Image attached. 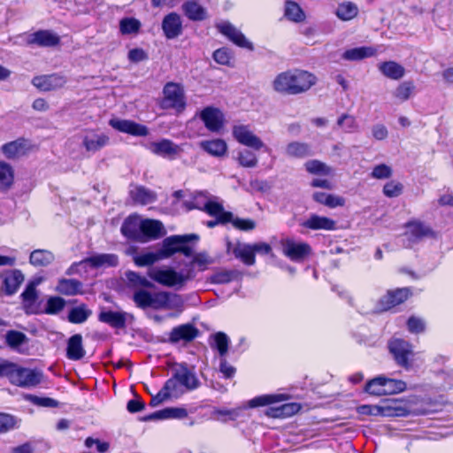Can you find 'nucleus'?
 Listing matches in <instances>:
<instances>
[{
	"label": "nucleus",
	"mask_w": 453,
	"mask_h": 453,
	"mask_svg": "<svg viewBox=\"0 0 453 453\" xmlns=\"http://www.w3.org/2000/svg\"><path fill=\"white\" fill-rule=\"evenodd\" d=\"M115 129L138 136H145L148 134V128L145 126L136 124L130 120L115 119Z\"/></svg>",
	"instance_id": "obj_38"
},
{
	"label": "nucleus",
	"mask_w": 453,
	"mask_h": 453,
	"mask_svg": "<svg viewBox=\"0 0 453 453\" xmlns=\"http://www.w3.org/2000/svg\"><path fill=\"white\" fill-rule=\"evenodd\" d=\"M175 378L180 382L187 391L196 388L199 381L196 374L185 365H179L173 370Z\"/></svg>",
	"instance_id": "obj_29"
},
{
	"label": "nucleus",
	"mask_w": 453,
	"mask_h": 453,
	"mask_svg": "<svg viewBox=\"0 0 453 453\" xmlns=\"http://www.w3.org/2000/svg\"><path fill=\"white\" fill-rule=\"evenodd\" d=\"M378 68L384 76L391 80H400L405 73L404 67L395 61L382 62Z\"/></svg>",
	"instance_id": "obj_36"
},
{
	"label": "nucleus",
	"mask_w": 453,
	"mask_h": 453,
	"mask_svg": "<svg viewBox=\"0 0 453 453\" xmlns=\"http://www.w3.org/2000/svg\"><path fill=\"white\" fill-rule=\"evenodd\" d=\"M280 248L282 254L296 263L303 262L311 254V247L308 243L293 238L281 239Z\"/></svg>",
	"instance_id": "obj_8"
},
{
	"label": "nucleus",
	"mask_w": 453,
	"mask_h": 453,
	"mask_svg": "<svg viewBox=\"0 0 453 453\" xmlns=\"http://www.w3.org/2000/svg\"><path fill=\"white\" fill-rule=\"evenodd\" d=\"M404 236L411 243H416L423 238L434 237V232L426 224L419 220H412L406 224Z\"/></svg>",
	"instance_id": "obj_17"
},
{
	"label": "nucleus",
	"mask_w": 453,
	"mask_h": 453,
	"mask_svg": "<svg viewBox=\"0 0 453 453\" xmlns=\"http://www.w3.org/2000/svg\"><path fill=\"white\" fill-rule=\"evenodd\" d=\"M182 11L188 19L202 21L207 18V11L196 1H187L182 4Z\"/></svg>",
	"instance_id": "obj_34"
},
{
	"label": "nucleus",
	"mask_w": 453,
	"mask_h": 453,
	"mask_svg": "<svg viewBox=\"0 0 453 453\" xmlns=\"http://www.w3.org/2000/svg\"><path fill=\"white\" fill-rule=\"evenodd\" d=\"M215 27L220 34H222L238 47L247 49L249 50H254L253 43L249 41L245 35L229 21H219L215 24Z\"/></svg>",
	"instance_id": "obj_12"
},
{
	"label": "nucleus",
	"mask_w": 453,
	"mask_h": 453,
	"mask_svg": "<svg viewBox=\"0 0 453 453\" xmlns=\"http://www.w3.org/2000/svg\"><path fill=\"white\" fill-rule=\"evenodd\" d=\"M133 300L142 309L175 310L180 312L183 307L180 296L165 291L150 292L139 289L134 293Z\"/></svg>",
	"instance_id": "obj_2"
},
{
	"label": "nucleus",
	"mask_w": 453,
	"mask_h": 453,
	"mask_svg": "<svg viewBox=\"0 0 453 453\" xmlns=\"http://www.w3.org/2000/svg\"><path fill=\"white\" fill-rule=\"evenodd\" d=\"M162 29L167 39H174L182 33V21L176 12L167 14L162 21Z\"/></svg>",
	"instance_id": "obj_21"
},
{
	"label": "nucleus",
	"mask_w": 453,
	"mask_h": 453,
	"mask_svg": "<svg viewBox=\"0 0 453 453\" xmlns=\"http://www.w3.org/2000/svg\"><path fill=\"white\" fill-rule=\"evenodd\" d=\"M237 160L243 167H255L257 165V158L256 155L248 150H242L238 152Z\"/></svg>",
	"instance_id": "obj_61"
},
{
	"label": "nucleus",
	"mask_w": 453,
	"mask_h": 453,
	"mask_svg": "<svg viewBox=\"0 0 453 453\" xmlns=\"http://www.w3.org/2000/svg\"><path fill=\"white\" fill-rule=\"evenodd\" d=\"M285 153L291 157L302 158L311 155V148L307 143L292 142L287 145Z\"/></svg>",
	"instance_id": "obj_46"
},
{
	"label": "nucleus",
	"mask_w": 453,
	"mask_h": 453,
	"mask_svg": "<svg viewBox=\"0 0 453 453\" xmlns=\"http://www.w3.org/2000/svg\"><path fill=\"white\" fill-rule=\"evenodd\" d=\"M204 211L211 216L219 218L221 224H226L232 219V212L225 211L223 205L217 202L213 196L211 197Z\"/></svg>",
	"instance_id": "obj_37"
},
{
	"label": "nucleus",
	"mask_w": 453,
	"mask_h": 453,
	"mask_svg": "<svg viewBox=\"0 0 453 453\" xmlns=\"http://www.w3.org/2000/svg\"><path fill=\"white\" fill-rule=\"evenodd\" d=\"M147 149L153 154L170 160L174 159L182 151L178 144L168 139L151 142L147 144Z\"/></svg>",
	"instance_id": "obj_15"
},
{
	"label": "nucleus",
	"mask_w": 453,
	"mask_h": 453,
	"mask_svg": "<svg viewBox=\"0 0 453 453\" xmlns=\"http://www.w3.org/2000/svg\"><path fill=\"white\" fill-rule=\"evenodd\" d=\"M205 127L212 133H219L225 124L224 113L218 108L208 106L200 112Z\"/></svg>",
	"instance_id": "obj_14"
},
{
	"label": "nucleus",
	"mask_w": 453,
	"mask_h": 453,
	"mask_svg": "<svg viewBox=\"0 0 453 453\" xmlns=\"http://www.w3.org/2000/svg\"><path fill=\"white\" fill-rule=\"evenodd\" d=\"M382 381V376H378L370 381H368L365 385V391L370 395H384V386Z\"/></svg>",
	"instance_id": "obj_63"
},
{
	"label": "nucleus",
	"mask_w": 453,
	"mask_h": 453,
	"mask_svg": "<svg viewBox=\"0 0 453 453\" xmlns=\"http://www.w3.org/2000/svg\"><path fill=\"white\" fill-rule=\"evenodd\" d=\"M188 417V411L180 407H168L155 411L142 418V421L163 420V419H182Z\"/></svg>",
	"instance_id": "obj_23"
},
{
	"label": "nucleus",
	"mask_w": 453,
	"mask_h": 453,
	"mask_svg": "<svg viewBox=\"0 0 453 453\" xmlns=\"http://www.w3.org/2000/svg\"><path fill=\"white\" fill-rule=\"evenodd\" d=\"M382 386H384V395L402 393L405 391L407 387L403 380H395L386 376H382Z\"/></svg>",
	"instance_id": "obj_49"
},
{
	"label": "nucleus",
	"mask_w": 453,
	"mask_h": 453,
	"mask_svg": "<svg viewBox=\"0 0 453 453\" xmlns=\"http://www.w3.org/2000/svg\"><path fill=\"white\" fill-rule=\"evenodd\" d=\"M14 183V170L4 161H0V190H9Z\"/></svg>",
	"instance_id": "obj_41"
},
{
	"label": "nucleus",
	"mask_w": 453,
	"mask_h": 453,
	"mask_svg": "<svg viewBox=\"0 0 453 453\" xmlns=\"http://www.w3.org/2000/svg\"><path fill=\"white\" fill-rule=\"evenodd\" d=\"M165 234L163 224L156 219H143L140 242L157 239Z\"/></svg>",
	"instance_id": "obj_26"
},
{
	"label": "nucleus",
	"mask_w": 453,
	"mask_h": 453,
	"mask_svg": "<svg viewBox=\"0 0 453 453\" xmlns=\"http://www.w3.org/2000/svg\"><path fill=\"white\" fill-rule=\"evenodd\" d=\"M198 329L192 324H183L172 329L169 338L172 342H191L198 336Z\"/></svg>",
	"instance_id": "obj_25"
},
{
	"label": "nucleus",
	"mask_w": 453,
	"mask_h": 453,
	"mask_svg": "<svg viewBox=\"0 0 453 453\" xmlns=\"http://www.w3.org/2000/svg\"><path fill=\"white\" fill-rule=\"evenodd\" d=\"M83 338L81 334L72 335L66 343L65 357L72 361L81 360L86 356V350L83 347Z\"/></svg>",
	"instance_id": "obj_24"
},
{
	"label": "nucleus",
	"mask_w": 453,
	"mask_h": 453,
	"mask_svg": "<svg viewBox=\"0 0 453 453\" xmlns=\"http://www.w3.org/2000/svg\"><path fill=\"white\" fill-rule=\"evenodd\" d=\"M285 15L288 19L296 22H300L304 19V13L301 7L292 1H288L286 3Z\"/></svg>",
	"instance_id": "obj_59"
},
{
	"label": "nucleus",
	"mask_w": 453,
	"mask_h": 453,
	"mask_svg": "<svg viewBox=\"0 0 453 453\" xmlns=\"http://www.w3.org/2000/svg\"><path fill=\"white\" fill-rule=\"evenodd\" d=\"M31 83L40 91H55L65 88L67 83V77L61 73L41 74L34 76Z\"/></svg>",
	"instance_id": "obj_10"
},
{
	"label": "nucleus",
	"mask_w": 453,
	"mask_h": 453,
	"mask_svg": "<svg viewBox=\"0 0 453 453\" xmlns=\"http://www.w3.org/2000/svg\"><path fill=\"white\" fill-rule=\"evenodd\" d=\"M337 126L345 133H355L359 130V125L352 115L343 113L337 119Z\"/></svg>",
	"instance_id": "obj_54"
},
{
	"label": "nucleus",
	"mask_w": 453,
	"mask_h": 453,
	"mask_svg": "<svg viewBox=\"0 0 453 453\" xmlns=\"http://www.w3.org/2000/svg\"><path fill=\"white\" fill-rule=\"evenodd\" d=\"M2 284L0 294L5 296L15 295L25 280V276L19 269L4 270L0 273Z\"/></svg>",
	"instance_id": "obj_11"
},
{
	"label": "nucleus",
	"mask_w": 453,
	"mask_h": 453,
	"mask_svg": "<svg viewBox=\"0 0 453 453\" xmlns=\"http://www.w3.org/2000/svg\"><path fill=\"white\" fill-rule=\"evenodd\" d=\"M42 378V371L23 367L12 362L7 379L12 385L22 388H31L40 385Z\"/></svg>",
	"instance_id": "obj_7"
},
{
	"label": "nucleus",
	"mask_w": 453,
	"mask_h": 453,
	"mask_svg": "<svg viewBox=\"0 0 453 453\" xmlns=\"http://www.w3.org/2000/svg\"><path fill=\"white\" fill-rule=\"evenodd\" d=\"M109 137L94 130L88 131L83 138V146L88 152H96L109 142Z\"/></svg>",
	"instance_id": "obj_28"
},
{
	"label": "nucleus",
	"mask_w": 453,
	"mask_h": 453,
	"mask_svg": "<svg viewBox=\"0 0 453 453\" xmlns=\"http://www.w3.org/2000/svg\"><path fill=\"white\" fill-rule=\"evenodd\" d=\"M409 412L406 405L398 399H386L380 403L381 417H405Z\"/></svg>",
	"instance_id": "obj_20"
},
{
	"label": "nucleus",
	"mask_w": 453,
	"mask_h": 453,
	"mask_svg": "<svg viewBox=\"0 0 453 453\" xmlns=\"http://www.w3.org/2000/svg\"><path fill=\"white\" fill-rule=\"evenodd\" d=\"M26 399L35 405L42 407L57 408L59 405L58 401L50 397H41L35 395H27Z\"/></svg>",
	"instance_id": "obj_62"
},
{
	"label": "nucleus",
	"mask_w": 453,
	"mask_h": 453,
	"mask_svg": "<svg viewBox=\"0 0 453 453\" xmlns=\"http://www.w3.org/2000/svg\"><path fill=\"white\" fill-rule=\"evenodd\" d=\"M141 27V22L134 18H125L119 22V30L123 35H136Z\"/></svg>",
	"instance_id": "obj_58"
},
{
	"label": "nucleus",
	"mask_w": 453,
	"mask_h": 453,
	"mask_svg": "<svg viewBox=\"0 0 453 453\" xmlns=\"http://www.w3.org/2000/svg\"><path fill=\"white\" fill-rule=\"evenodd\" d=\"M287 399L288 395L285 394L261 395L250 399L246 406L229 410H219L216 411V414L218 415V419L223 422H226L229 420H236L243 416L247 407L256 408L260 406H266L276 403L283 402Z\"/></svg>",
	"instance_id": "obj_4"
},
{
	"label": "nucleus",
	"mask_w": 453,
	"mask_h": 453,
	"mask_svg": "<svg viewBox=\"0 0 453 453\" xmlns=\"http://www.w3.org/2000/svg\"><path fill=\"white\" fill-rule=\"evenodd\" d=\"M301 409L298 403H287L278 407H270L266 410V416L273 418H284L297 413Z\"/></svg>",
	"instance_id": "obj_30"
},
{
	"label": "nucleus",
	"mask_w": 453,
	"mask_h": 453,
	"mask_svg": "<svg viewBox=\"0 0 453 453\" xmlns=\"http://www.w3.org/2000/svg\"><path fill=\"white\" fill-rule=\"evenodd\" d=\"M390 353L396 364L405 369L410 368V357L413 356L412 346L402 339H393L388 343Z\"/></svg>",
	"instance_id": "obj_13"
},
{
	"label": "nucleus",
	"mask_w": 453,
	"mask_h": 453,
	"mask_svg": "<svg viewBox=\"0 0 453 453\" xmlns=\"http://www.w3.org/2000/svg\"><path fill=\"white\" fill-rule=\"evenodd\" d=\"M91 315V311L87 309L85 304L73 307L70 310L67 319L72 324H81Z\"/></svg>",
	"instance_id": "obj_48"
},
{
	"label": "nucleus",
	"mask_w": 453,
	"mask_h": 453,
	"mask_svg": "<svg viewBox=\"0 0 453 453\" xmlns=\"http://www.w3.org/2000/svg\"><path fill=\"white\" fill-rule=\"evenodd\" d=\"M163 388L170 398H178L187 392L177 378H175V374L173 372L172 377L165 381Z\"/></svg>",
	"instance_id": "obj_47"
},
{
	"label": "nucleus",
	"mask_w": 453,
	"mask_h": 453,
	"mask_svg": "<svg viewBox=\"0 0 453 453\" xmlns=\"http://www.w3.org/2000/svg\"><path fill=\"white\" fill-rule=\"evenodd\" d=\"M197 240H199V236L196 234L171 235L163 240L161 249L157 251L137 254L134 256V261L138 266H148L176 253H181L189 257L193 252V248L189 242Z\"/></svg>",
	"instance_id": "obj_1"
},
{
	"label": "nucleus",
	"mask_w": 453,
	"mask_h": 453,
	"mask_svg": "<svg viewBox=\"0 0 453 453\" xmlns=\"http://www.w3.org/2000/svg\"><path fill=\"white\" fill-rule=\"evenodd\" d=\"M197 242H198V240L196 242L191 241L189 242V244L194 249V245ZM193 253H194V251L192 252V255L190 256V257H192V260H191V262L189 264V267H188V268H191L193 271H194L193 266H195V265L198 267L199 271H204L209 265L213 263V260L204 252L197 253L194 256H193Z\"/></svg>",
	"instance_id": "obj_50"
},
{
	"label": "nucleus",
	"mask_w": 453,
	"mask_h": 453,
	"mask_svg": "<svg viewBox=\"0 0 453 453\" xmlns=\"http://www.w3.org/2000/svg\"><path fill=\"white\" fill-rule=\"evenodd\" d=\"M227 253H232L236 258L241 259L247 265H253L256 262L254 250L251 244L237 242L226 243Z\"/></svg>",
	"instance_id": "obj_19"
},
{
	"label": "nucleus",
	"mask_w": 453,
	"mask_h": 453,
	"mask_svg": "<svg viewBox=\"0 0 453 453\" xmlns=\"http://www.w3.org/2000/svg\"><path fill=\"white\" fill-rule=\"evenodd\" d=\"M60 36L48 29H40L27 35V43L38 47H55L60 44Z\"/></svg>",
	"instance_id": "obj_16"
},
{
	"label": "nucleus",
	"mask_w": 453,
	"mask_h": 453,
	"mask_svg": "<svg viewBox=\"0 0 453 453\" xmlns=\"http://www.w3.org/2000/svg\"><path fill=\"white\" fill-rule=\"evenodd\" d=\"M25 147L26 140L24 138H19L4 143L1 147V150L6 158L13 159L24 152Z\"/></svg>",
	"instance_id": "obj_39"
},
{
	"label": "nucleus",
	"mask_w": 453,
	"mask_h": 453,
	"mask_svg": "<svg viewBox=\"0 0 453 453\" xmlns=\"http://www.w3.org/2000/svg\"><path fill=\"white\" fill-rule=\"evenodd\" d=\"M142 218L137 214L127 217L122 224L121 233L129 239L140 241Z\"/></svg>",
	"instance_id": "obj_27"
},
{
	"label": "nucleus",
	"mask_w": 453,
	"mask_h": 453,
	"mask_svg": "<svg viewBox=\"0 0 453 453\" xmlns=\"http://www.w3.org/2000/svg\"><path fill=\"white\" fill-rule=\"evenodd\" d=\"M5 342L10 348L17 349L27 342V337L23 332L9 330L5 334Z\"/></svg>",
	"instance_id": "obj_56"
},
{
	"label": "nucleus",
	"mask_w": 453,
	"mask_h": 453,
	"mask_svg": "<svg viewBox=\"0 0 453 453\" xmlns=\"http://www.w3.org/2000/svg\"><path fill=\"white\" fill-rule=\"evenodd\" d=\"M211 196L207 192H196L189 200H185L183 205L187 211L198 209L204 211Z\"/></svg>",
	"instance_id": "obj_40"
},
{
	"label": "nucleus",
	"mask_w": 453,
	"mask_h": 453,
	"mask_svg": "<svg viewBox=\"0 0 453 453\" xmlns=\"http://www.w3.org/2000/svg\"><path fill=\"white\" fill-rule=\"evenodd\" d=\"M113 258V255H95L92 257H86L82 259L80 262H75L72 265V268H75L76 271H79L80 267H82L84 269L87 268V266H89L94 269H97L101 266H103L104 264L111 265V259Z\"/></svg>",
	"instance_id": "obj_31"
},
{
	"label": "nucleus",
	"mask_w": 453,
	"mask_h": 453,
	"mask_svg": "<svg viewBox=\"0 0 453 453\" xmlns=\"http://www.w3.org/2000/svg\"><path fill=\"white\" fill-rule=\"evenodd\" d=\"M200 147L213 157H223L227 151V144L223 139L205 140L200 142Z\"/></svg>",
	"instance_id": "obj_35"
},
{
	"label": "nucleus",
	"mask_w": 453,
	"mask_h": 453,
	"mask_svg": "<svg viewBox=\"0 0 453 453\" xmlns=\"http://www.w3.org/2000/svg\"><path fill=\"white\" fill-rule=\"evenodd\" d=\"M376 54V50L372 47H358L347 50L342 54V58L349 61L362 60L372 57Z\"/></svg>",
	"instance_id": "obj_42"
},
{
	"label": "nucleus",
	"mask_w": 453,
	"mask_h": 453,
	"mask_svg": "<svg viewBox=\"0 0 453 453\" xmlns=\"http://www.w3.org/2000/svg\"><path fill=\"white\" fill-rule=\"evenodd\" d=\"M411 295L408 288L388 291L380 301V309L387 311L403 303Z\"/></svg>",
	"instance_id": "obj_22"
},
{
	"label": "nucleus",
	"mask_w": 453,
	"mask_h": 453,
	"mask_svg": "<svg viewBox=\"0 0 453 453\" xmlns=\"http://www.w3.org/2000/svg\"><path fill=\"white\" fill-rule=\"evenodd\" d=\"M305 169L312 174L330 175L332 169L319 160H309L305 163Z\"/></svg>",
	"instance_id": "obj_60"
},
{
	"label": "nucleus",
	"mask_w": 453,
	"mask_h": 453,
	"mask_svg": "<svg viewBox=\"0 0 453 453\" xmlns=\"http://www.w3.org/2000/svg\"><path fill=\"white\" fill-rule=\"evenodd\" d=\"M229 343V337L223 332H218L211 337V346L218 350L219 357H226Z\"/></svg>",
	"instance_id": "obj_44"
},
{
	"label": "nucleus",
	"mask_w": 453,
	"mask_h": 453,
	"mask_svg": "<svg viewBox=\"0 0 453 453\" xmlns=\"http://www.w3.org/2000/svg\"><path fill=\"white\" fill-rule=\"evenodd\" d=\"M233 136L241 144L256 150L264 149L265 151L269 148L263 142V141L254 134L249 125H234L233 127Z\"/></svg>",
	"instance_id": "obj_9"
},
{
	"label": "nucleus",
	"mask_w": 453,
	"mask_h": 453,
	"mask_svg": "<svg viewBox=\"0 0 453 453\" xmlns=\"http://www.w3.org/2000/svg\"><path fill=\"white\" fill-rule=\"evenodd\" d=\"M54 259V256L50 251L45 250H35L31 252L29 262L36 267H44L49 265Z\"/></svg>",
	"instance_id": "obj_43"
},
{
	"label": "nucleus",
	"mask_w": 453,
	"mask_h": 453,
	"mask_svg": "<svg viewBox=\"0 0 453 453\" xmlns=\"http://www.w3.org/2000/svg\"><path fill=\"white\" fill-rule=\"evenodd\" d=\"M149 277L154 281L166 287H182L188 280L195 278L196 273L191 268L176 272L172 268L150 267Z\"/></svg>",
	"instance_id": "obj_5"
},
{
	"label": "nucleus",
	"mask_w": 453,
	"mask_h": 453,
	"mask_svg": "<svg viewBox=\"0 0 453 453\" xmlns=\"http://www.w3.org/2000/svg\"><path fill=\"white\" fill-rule=\"evenodd\" d=\"M158 105L163 110H173L177 113L183 112L187 106L183 85L173 81L166 82L163 87Z\"/></svg>",
	"instance_id": "obj_6"
},
{
	"label": "nucleus",
	"mask_w": 453,
	"mask_h": 453,
	"mask_svg": "<svg viewBox=\"0 0 453 453\" xmlns=\"http://www.w3.org/2000/svg\"><path fill=\"white\" fill-rule=\"evenodd\" d=\"M317 81L316 77L306 71L293 70L280 73L273 82L275 91L296 95L307 91Z\"/></svg>",
	"instance_id": "obj_3"
},
{
	"label": "nucleus",
	"mask_w": 453,
	"mask_h": 453,
	"mask_svg": "<svg viewBox=\"0 0 453 453\" xmlns=\"http://www.w3.org/2000/svg\"><path fill=\"white\" fill-rule=\"evenodd\" d=\"M357 6L351 2L340 4L336 9V15L342 20H350L357 15Z\"/></svg>",
	"instance_id": "obj_53"
},
{
	"label": "nucleus",
	"mask_w": 453,
	"mask_h": 453,
	"mask_svg": "<svg viewBox=\"0 0 453 453\" xmlns=\"http://www.w3.org/2000/svg\"><path fill=\"white\" fill-rule=\"evenodd\" d=\"M228 223H231L234 228L242 231H250L256 227L254 220L234 217L233 213L232 219H229Z\"/></svg>",
	"instance_id": "obj_64"
},
{
	"label": "nucleus",
	"mask_w": 453,
	"mask_h": 453,
	"mask_svg": "<svg viewBox=\"0 0 453 453\" xmlns=\"http://www.w3.org/2000/svg\"><path fill=\"white\" fill-rule=\"evenodd\" d=\"M39 282V280H30L20 295L23 309L27 314L42 313L39 307L36 305V302L38 300L36 287Z\"/></svg>",
	"instance_id": "obj_18"
},
{
	"label": "nucleus",
	"mask_w": 453,
	"mask_h": 453,
	"mask_svg": "<svg viewBox=\"0 0 453 453\" xmlns=\"http://www.w3.org/2000/svg\"><path fill=\"white\" fill-rule=\"evenodd\" d=\"M415 86L411 81H403L400 83L393 92V96L399 101H407L413 94Z\"/></svg>",
	"instance_id": "obj_55"
},
{
	"label": "nucleus",
	"mask_w": 453,
	"mask_h": 453,
	"mask_svg": "<svg viewBox=\"0 0 453 453\" xmlns=\"http://www.w3.org/2000/svg\"><path fill=\"white\" fill-rule=\"evenodd\" d=\"M129 193L133 201L142 205L152 203L157 199L155 192L142 186L133 187Z\"/></svg>",
	"instance_id": "obj_32"
},
{
	"label": "nucleus",
	"mask_w": 453,
	"mask_h": 453,
	"mask_svg": "<svg viewBox=\"0 0 453 453\" xmlns=\"http://www.w3.org/2000/svg\"><path fill=\"white\" fill-rule=\"evenodd\" d=\"M81 288V282L75 279H62L58 281L57 290L65 296L78 294Z\"/></svg>",
	"instance_id": "obj_45"
},
{
	"label": "nucleus",
	"mask_w": 453,
	"mask_h": 453,
	"mask_svg": "<svg viewBox=\"0 0 453 453\" xmlns=\"http://www.w3.org/2000/svg\"><path fill=\"white\" fill-rule=\"evenodd\" d=\"M20 422L21 420L14 415L0 412V434H5L19 428Z\"/></svg>",
	"instance_id": "obj_51"
},
{
	"label": "nucleus",
	"mask_w": 453,
	"mask_h": 453,
	"mask_svg": "<svg viewBox=\"0 0 453 453\" xmlns=\"http://www.w3.org/2000/svg\"><path fill=\"white\" fill-rule=\"evenodd\" d=\"M335 225L334 220L316 214L311 215L303 223L304 227L311 230H334L335 229Z\"/></svg>",
	"instance_id": "obj_33"
},
{
	"label": "nucleus",
	"mask_w": 453,
	"mask_h": 453,
	"mask_svg": "<svg viewBox=\"0 0 453 453\" xmlns=\"http://www.w3.org/2000/svg\"><path fill=\"white\" fill-rule=\"evenodd\" d=\"M65 306V301L60 296H50L47 300L44 311L48 315H56L59 313Z\"/></svg>",
	"instance_id": "obj_57"
},
{
	"label": "nucleus",
	"mask_w": 453,
	"mask_h": 453,
	"mask_svg": "<svg viewBox=\"0 0 453 453\" xmlns=\"http://www.w3.org/2000/svg\"><path fill=\"white\" fill-rule=\"evenodd\" d=\"M241 273L236 270H221L216 272L210 277L211 283L226 284L240 277Z\"/></svg>",
	"instance_id": "obj_52"
}]
</instances>
